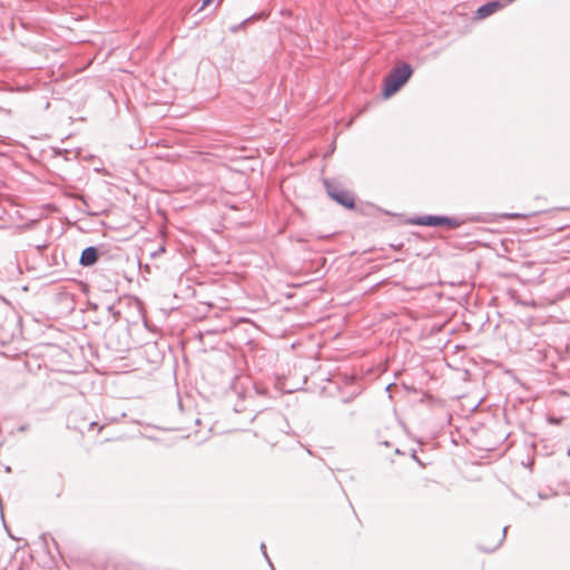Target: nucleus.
Returning <instances> with one entry per match:
<instances>
[{"label":"nucleus","mask_w":570,"mask_h":570,"mask_svg":"<svg viewBox=\"0 0 570 570\" xmlns=\"http://www.w3.org/2000/svg\"><path fill=\"white\" fill-rule=\"evenodd\" d=\"M413 71L412 66L407 62L394 67L385 78L382 96L386 99L396 94L410 80Z\"/></svg>","instance_id":"f257e3e1"},{"label":"nucleus","mask_w":570,"mask_h":570,"mask_svg":"<svg viewBox=\"0 0 570 570\" xmlns=\"http://www.w3.org/2000/svg\"><path fill=\"white\" fill-rule=\"evenodd\" d=\"M323 185L327 195L341 206L347 209L355 208V198L351 191L342 188L341 184L336 180L324 178Z\"/></svg>","instance_id":"f03ea898"},{"label":"nucleus","mask_w":570,"mask_h":570,"mask_svg":"<svg viewBox=\"0 0 570 570\" xmlns=\"http://www.w3.org/2000/svg\"><path fill=\"white\" fill-rule=\"evenodd\" d=\"M409 222L410 224L417 226H445L449 228H458L462 224V222L455 217H448L441 215L415 216L410 218Z\"/></svg>","instance_id":"7ed1b4c3"},{"label":"nucleus","mask_w":570,"mask_h":570,"mask_svg":"<svg viewBox=\"0 0 570 570\" xmlns=\"http://www.w3.org/2000/svg\"><path fill=\"white\" fill-rule=\"evenodd\" d=\"M514 0H507L505 3L499 0L488 1L481 4L475 12L476 18L484 19L498 10L502 9L505 4L512 3Z\"/></svg>","instance_id":"20e7f679"},{"label":"nucleus","mask_w":570,"mask_h":570,"mask_svg":"<svg viewBox=\"0 0 570 570\" xmlns=\"http://www.w3.org/2000/svg\"><path fill=\"white\" fill-rule=\"evenodd\" d=\"M100 256V249L97 246H88L82 249L79 257V265L82 267L94 266Z\"/></svg>","instance_id":"39448f33"},{"label":"nucleus","mask_w":570,"mask_h":570,"mask_svg":"<svg viewBox=\"0 0 570 570\" xmlns=\"http://www.w3.org/2000/svg\"><path fill=\"white\" fill-rule=\"evenodd\" d=\"M507 530H508V527H504L502 529V532L501 534L499 535L497 542L494 544H491V546H483V544H480L479 548L480 550L484 551V552H493L495 551L504 541L505 539V535H507Z\"/></svg>","instance_id":"423d86ee"},{"label":"nucleus","mask_w":570,"mask_h":570,"mask_svg":"<svg viewBox=\"0 0 570 570\" xmlns=\"http://www.w3.org/2000/svg\"><path fill=\"white\" fill-rule=\"evenodd\" d=\"M253 17L244 19L239 24L230 27L232 32L238 31L247 21H249Z\"/></svg>","instance_id":"0eeeda50"},{"label":"nucleus","mask_w":570,"mask_h":570,"mask_svg":"<svg viewBox=\"0 0 570 570\" xmlns=\"http://www.w3.org/2000/svg\"><path fill=\"white\" fill-rule=\"evenodd\" d=\"M261 551L263 552V554H264L265 559L267 560V562H268L269 564H272V563H271V560H269V558H268V556H267V552H266V546H265V543H262V544H261Z\"/></svg>","instance_id":"6e6552de"},{"label":"nucleus","mask_w":570,"mask_h":570,"mask_svg":"<svg viewBox=\"0 0 570 570\" xmlns=\"http://www.w3.org/2000/svg\"><path fill=\"white\" fill-rule=\"evenodd\" d=\"M524 215L522 214H518V213H512V214H505L504 217L507 218H520V217H523Z\"/></svg>","instance_id":"1a4fd4ad"},{"label":"nucleus","mask_w":570,"mask_h":570,"mask_svg":"<svg viewBox=\"0 0 570 570\" xmlns=\"http://www.w3.org/2000/svg\"><path fill=\"white\" fill-rule=\"evenodd\" d=\"M213 0H203L200 9H204L205 7L209 6Z\"/></svg>","instance_id":"9d476101"},{"label":"nucleus","mask_w":570,"mask_h":570,"mask_svg":"<svg viewBox=\"0 0 570 570\" xmlns=\"http://www.w3.org/2000/svg\"><path fill=\"white\" fill-rule=\"evenodd\" d=\"M28 428H29V426H28V424H23V425H21V426H19V428H18V431H19V432H24V431H27V430H28Z\"/></svg>","instance_id":"9b49d317"},{"label":"nucleus","mask_w":570,"mask_h":570,"mask_svg":"<svg viewBox=\"0 0 570 570\" xmlns=\"http://www.w3.org/2000/svg\"><path fill=\"white\" fill-rule=\"evenodd\" d=\"M108 311H109L110 313H112L114 315L118 314V312H115V307H114V305H109V306H108Z\"/></svg>","instance_id":"f8f14e48"},{"label":"nucleus","mask_w":570,"mask_h":570,"mask_svg":"<svg viewBox=\"0 0 570 570\" xmlns=\"http://www.w3.org/2000/svg\"><path fill=\"white\" fill-rule=\"evenodd\" d=\"M95 425H97V423H96V422H91V423L89 424V429H92Z\"/></svg>","instance_id":"ddd939ff"},{"label":"nucleus","mask_w":570,"mask_h":570,"mask_svg":"<svg viewBox=\"0 0 570 570\" xmlns=\"http://www.w3.org/2000/svg\"><path fill=\"white\" fill-rule=\"evenodd\" d=\"M130 569H131V570H136V569H137V567L132 564V566L130 567Z\"/></svg>","instance_id":"4468645a"},{"label":"nucleus","mask_w":570,"mask_h":570,"mask_svg":"<svg viewBox=\"0 0 570 570\" xmlns=\"http://www.w3.org/2000/svg\"><path fill=\"white\" fill-rule=\"evenodd\" d=\"M61 153L68 154L69 151L68 149H63Z\"/></svg>","instance_id":"2eb2a0df"}]
</instances>
